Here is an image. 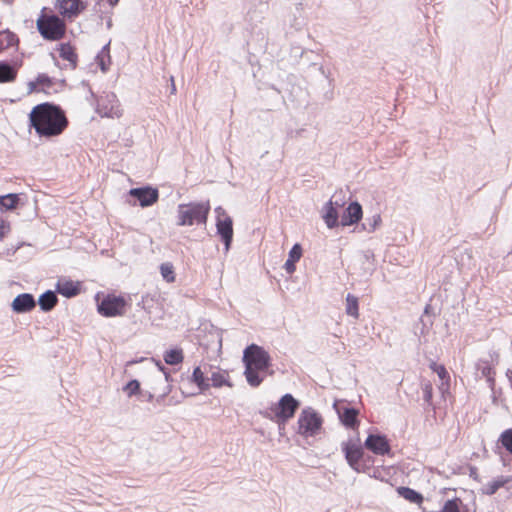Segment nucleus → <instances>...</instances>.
<instances>
[{
  "instance_id": "nucleus-7",
  "label": "nucleus",
  "mask_w": 512,
  "mask_h": 512,
  "mask_svg": "<svg viewBox=\"0 0 512 512\" xmlns=\"http://www.w3.org/2000/svg\"><path fill=\"white\" fill-rule=\"evenodd\" d=\"M126 301L121 296L108 294L98 300L97 309L98 312L105 317H115L124 314Z\"/></svg>"
},
{
  "instance_id": "nucleus-10",
  "label": "nucleus",
  "mask_w": 512,
  "mask_h": 512,
  "mask_svg": "<svg viewBox=\"0 0 512 512\" xmlns=\"http://www.w3.org/2000/svg\"><path fill=\"white\" fill-rule=\"evenodd\" d=\"M129 194L135 197L142 207H148L158 201L159 192L156 188L146 186L141 188H132Z\"/></svg>"
},
{
  "instance_id": "nucleus-23",
  "label": "nucleus",
  "mask_w": 512,
  "mask_h": 512,
  "mask_svg": "<svg viewBox=\"0 0 512 512\" xmlns=\"http://www.w3.org/2000/svg\"><path fill=\"white\" fill-rule=\"evenodd\" d=\"M60 57L67 60L73 68L76 67L77 55L69 43H62L59 48Z\"/></svg>"
},
{
  "instance_id": "nucleus-37",
  "label": "nucleus",
  "mask_w": 512,
  "mask_h": 512,
  "mask_svg": "<svg viewBox=\"0 0 512 512\" xmlns=\"http://www.w3.org/2000/svg\"><path fill=\"white\" fill-rule=\"evenodd\" d=\"M422 390H423V398L426 402H430L431 399H432V385L431 383L427 382V383H424L423 386H422Z\"/></svg>"
},
{
  "instance_id": "nucleus-13",
  "label": "nucleus",
  "mask_w": 512,
  "mask_h": 512,
  "mask_svg": "<svg viewBox=\"0 0 512 512\" xmlns=\"http://www.w3.org/2000/svg\"><path fill=\"white\" fill-rule=\"evenodd\" d=\"M342 450L350 467L357 470V465L363 456L362 447L357 443L349 441L342 443Z\"/></svg>"
},
{
  "instance_id": "nucleus-39",
  "label": "nucleus",
  "mask_w": 512,
  "mask_h": 512,
  "mask_svg": "<svg viewBox=\"0 0 512 512\" xmlns=\"http://www.w3.org/2000/svg\"><path fill=\"white\" fill-rule=\"evenodd\" d=\"M10 224L3 219H0V241L10 232Z\"/></svg>"
},
{
  "instance_id": "nucleus-27",
  "label": "nucleus",
  "mask_w": 512,
  "mask_h": 512,
  "mask_svg": "<svg viewBox=\"0 0 512 512\" xmlns=\"http://www.w3.org/2000/svg\"><path fill=\"white\" fill-rule=\"evenodd\" d=\"M18 43L16 34L9 30L0 31V50L10 48Z\"/></svg>"
},
{
  "instance_id": "nucleus-32",
  "label": "nucleus",
  "mask_w": 512,
  "mask_h": 512,
  "mask_svg": "<svg viewBox=\"0 0 512 512\" xmlns=\"http://www.w3.org/2000/svg\"><path fill=\"white\" fill-rule=\"evenodd\" d=\"M108 46L109 44L104 46L102 51L96 57L98 65L100 66V69L103 72H106L108 70V63L110 62Z\"/></svg>"
},
{
  "instance_id": "nucleus-14",
  "label": "nucleus",
  "mask_w": 512,
  "mask_h": 512,
  "mask_svg": "<svg viewBox=\"0 0 512 512\" xmlns=\"http://www.w3.org/2000/svg\"><path fill=\"white\" fill-rule=\"evenodd\" d=\"M36 306V300L30 293H22L17 295L12 301V310L16 313H27Z\"/></svg>"
},
{
  "instance_id": "nucleus-1",
  "label": "nucleus",
  "mask_w": 512,
  "mask_h": 512,
  "mask_svg": "<svg viewBox=\"0 0 512 512\" xmlns=\"http://www.w3.org/2000/svg\"><path fill=\"white\" fill-rule=\"evenodd\" d=\"M29 120L41 137L58 136L68 125V120L61 108L47 102L35 106L29 115Z\"/></svg>"
},
{
  "instance_id": "nucleus-44",
  "label": "nucleus",
  "mask_w": 512,
  "mask_h": 512,
  "mask_svg": "<svg viewBox=\"0 0 512 512\" xmlns=\"http://www.w3.org/2000/svg\"><path fill=\"white\" fill-rule=\"evenodd\" d=\"M109 1V4L114 6L118 3L119 0H108Z\"/></svg>"
},
{
  "instance_id": "nucleus-21",
  "label": "nucleus",
  "mask_w": 512,
  "mask_h": 512,
  "mask_svg": "<svg viewBox=\"0 0 512 512\" xmlns=\"http://www.w3.org/2000/svg\"><path fill=\"white\" fill-rule=\"evenodd\" d=\"M191 381L198 386L200 391H206L210 388L209 377L199 366L193 370Z\"/></svg>"
},
{
  "instance_id": "nucleus-35",
  "label": "nucleus",
  "mask_w": 512,
  "mask_h": 512,
  "mask_svg": "<svg viewBox=\"0 0 512 512\" xmlns=\"http://www.w3.org/2000/svg\"><path fill=\"white\" fill-rule=\"evenodd\" d=\"M123 391L127 394L128 397L133 395H137L140 393V383L138 380L129 381L124 387Z\"/></svg>"
},
{
  "instance_id": "nucleus-28",
  "label": "nucleus",
  "mask_w": 512,
  "mask_h": 512,
  "mask_svg": "<svg viewBox=\"0 0 512 512\" xmlns=\"http://www.w3.org/2000/svg\"><path fill=\"white\" fill-rule=\"evenodd\" d=\"M397 492L401 497L410 501L411 503L418 504L423 500V497L420 493L409 487H399Z\"/></svg>"
},
{
  "instance_id": "nucleus-18",
  "label": "nucleus",
  "mask_w": 512,
  "mask_h": 512,
  "mask_svg": "<svg viewBox=\"0 0 512 512\" xmlns=\"http://www.w3.org/2000/svg\"><path fill=\"white\" fill-rule=\"evenodd\" d=\"M57 292L65 297H73L79 293L78 284L70 280H59L56 285Z\"/></svg>"
},
{
  "instance_id": "nucleus-6",
  "label": "nucleus",
  "mask_w": 512,
  "mask_h": 512,
  "mask_svg": "<svg viewBox=\"0 0 512 512\" xmlns=\"http://www.w3.org/2000/svg\"><path fill=\"white\" fill-rule=\"evenodd\" d=\"M217 234L221 237L225 246V253H228L233 239V221L224 208H215Z\"/></svg>"
},
{
  "instance_id": "nucleus-40",
  "label": "nucleus",
  "mask_w": 512,
  "mask_h": 512,
  "mask_svg": "<svg viewBox=\"0 0 512 512\" xmlns=\"http://www.w3.org/2000/svg\"><path fill=\"white\" fill-rule=\"evenodd\" d=\"M37 82L39 84H43V85H47V86H50L51 85V80L50 78L45 75V74H41L37 77Z\"/></svg>"
},
{
  "instance_id": "nucleus-34",
  "label": "nucleus",
  "mask_w": 512,
  "mask_h": 512,
  "mask_svg": "<svg viewBox=\"0 0 512 512\" xmlns=\"http://www.w3.org/2000/svg\"><path fill=\"white\" fill-rule=\"evenodd\" d=\"M503 447L512 454V428L505 430L500 436Z\"/></svg>"
},
{
  "instance_id": "nucleus-24",
  "label": "nucleus",
  "mask_w": 512,
  "mask_h": 512,
  "mask_svg": "<svg viewBox=\"0 0 512 512\" xmlns=\"http://www.w3.org/2000/svg\"><path fill=\"white\" fill-rule=\"evenodd\" d=\"M357 415L358 411L356 409L345 408L344 411L340 414V419L345 426L354 428L358 423Z\"/></svg>"
},
{
  "instance_id": "nucleus-8",
  "label": "nucleus",
  "mask_w": 512,
  "mask_h": 512,
  "mask_svg": "<svg viewBox=\"0 0 512 512\" xmlns=\"http://www.w3.org/2000/svg\"><path fill=\"white\" fill-rule=\"evenodd\" d=\"M97 113L101 117L108 118H120L122 116L123 110L114 93H108L98 100Z\"/></svg>"
},
{
  "instance_id": "nucleus-9",
  "label": "nucleus",
  "mask_w": 512,
  "mask_h": 512,
  "mask_svg": "<svg viewBox=\"0 0 512 512\" xmlns=\"http://www.w3.org/2000/svg\"><path fill=\"white\" fill-rule=\"evenodd\" d=\"M300 403L291 394H285L279 400L275 410V415L281 422H286L292 418L298 409Z\"/></svg>"
},
{
  "instance_id": "nucleus-15",
  "label": "nucleus",
  "mask_w": 512,
  "mask_h": 512,
  "mask_svg": "<svg viewBox=\"0 0 512 512\" xmlns=\"http://www.w3.org/2000/svg\"><path fill=\"white\" fill-rule=\"evenodd\" d=\"M362 207L358 202H352L345 210L341 218L342 226H350L362 218Z\"/></svg>"
},
{
  "instance_id": "nucleus-46",
  "label": "nucleus",
  "mask_w": 512,
  "mask_h": 512,
  "mask_svg": "<svg viewBox=\"0 0 512 512\" xmlns=\"http://www.w3.org/2000/svg\"><path fill=\"white\" fill-rule=\"evenodd\" d=\"M171 90H172V93H174V92H175L176 88H175V85H174V84H172Z\"/></svg>"
},
{
  "instance_id": "nucleus-12",
  "label": "nucleus",
  "mask_w": 512,
  "mask_h": 512,
  "mask_svg": "<svg viewBox=\"0 0 512 512\" xmlns=\"http://www.w3.org/2000/svg\"><path fill=\"white\" fill-rule=\"evenodd\" d=\"M365 447L377 455H385L390 452V445L383 435H369L365 441Z\"/></svg>"
},
{
  "instance_id": "nucleus-2",
  "label": "nucleus",
  "mask_w": 512,
  "mask_h": 512,
  "mask_svg": "<svg viewBox=\"0 0 512 512\" xmlns=\"http://www.w3.org/2000/svg\"><path fill=\"white\" fill-rule=\"evenodd\" d=\"M243 362L245 363L246 380L252 387H257L263 381L259 376L260 371H265L270 366L271 358L263 347L251 344L244 350Z\"/></svg>"
},
{
  "instance_id": "nucleus-11",
  "label": "nucleus",
  "mask_w": 512,
  "mask_h": 512,
  "mask_svg": "<svg viewBox=\"0 0 512 512\" xmlns=\"http://www.w3.org/2000/svg\"><path fill=\"white\" fill-rule=\"evenodd\" d=\"M58 9L64 17L75 18L86 9V3L82 0H58Z\"/></svg>"
},
{
  "instance_id": "nucleus-33",
  "label": "nucleus",
  "mask_w": 512,
  "mask_h": 512,
  "mask_svg": "<svg viewBox=\"0 0 512 512\" xmlns=\"http://www.w3.org/2000/svg\"><path fill=\"white\" fill-rule=\"evenodd\" d=\"M160 272L164 280L168 283H172L175 281V273L174 268L171 263H162L160 266Z\"/></svg>"
},
{
  "instance_id": "nucleus-31",
  "label": "nucleus",
  "mask_w": 512,
  "mask_h": 512,
  "mask_svg": "<svg viewBox=\"0 0 512 512\" xmlns=\"http://www.w3.org/2000/svg\"><path fill=\"white\" fill-rule=\"evenodd\" d=\"M346 313L354 318H358V299L352 294L346 296Z\"/></svg>"
},
{
  "instance_id": "nucleus-22",
  "label": "nucleus",
  "mask_w": 512,
  "mask_h": 512,
  "mask_svg": "<svg viewBox=\"0 0 512 512\" xmlns=\"http://www.w3.org/2000/svg\"><path fill=\"white\" fill-rule=\"evenodd\" d=\"M477 371L487 379V382L489 383V386L493 388L495 384L494 379V370L488 363V361L479 360V362L476 364Z\"/></svg>"
},
{
  "instance_id": "nucleus-45",
  "label": "nucleus",
  "mask_w": 512,
  "mask_h": 512,
  "mask_svg": "<svg viewBox=\"0 0 512 512\" xmlns=\"http://www.w3.org/2000/svg\"><path fill=\"white\" fill-rule=\"evenodd\" d=\"M164 375H165V380H166V381H169V374H168V373H166V372H164Z\"/></svg>"
},
{
  "instance_id": "nucleus-42",
  "label": "nucleus",
  "mask_w": 512,
  "mask_h": 512,
  "mask_svg": "<svg viewBox=\"0 0 512 512\" xmlns=\"http://www.w3.org/2000/svg\"><path fill=\"white\" fill-rule=\"evenodd\" d=\"M461 512H475V510H470L469 508H467V506H464L462 504L461 506Z\"/></svg>"
},
{
  "instance_id": "nucleus-19",
  "label": "nucleus",
  "mask_w": 512,
  "mask_h": 512,
  "mask_svg": "<svg viewBox=\"0 0 512 512\" xmlns=\"http://www.w3.org/2000/svg\"><path fill=\"white\" fill-rule=\"evenodd\" d=\"M210 386L219 388L224 385L231 387L232 384L229 382V375L227 371L217 369L211 372L209 377Z\"/></svg>"
},
{
  "instance_id": "nucleus-17",
  "label": "nucleus",
  "mask_w": 512,
  "mask_h": 512,
  "mask_svg": "<svg viewBox=\"0 0 512 512\" xmlns=\"http://www.w3.org/2000/svg\"><path fill=\"white\" fill-rule=\"evenodd\" d=\"M302 256V247L300 244L296 243L293 245L291 250L289 251L288 259L286 260L284 264V269L288 274H292L295 272L296 267L295 263L300 260Z\"/></svg>"
},
{
  "instance_id": "nucleus-20",
  "label": "nucleus",
  "mask_w": 512,
  "mask_h": 512,
  "mask_svg": "<svg viewBox=\"0 0 512 512\" xmlns=\"http://www.w3.org/2000/svg\"><path fill=\"white\" fill-rule=\"evenodd\" d=\"M58 298L55 292L48 290L45 293H43L39 299L38 304L41 308V310L48 312L54 308V306L57 304Z\"/></svg>"
},
{
  "instance_id": "nucleus-41",
  "label": "nucleus",
  "mask_w": 512,
  "mask_h": 512,
  "mask_svg": "<svg viewBox=\"0 0 512 512\" xmlns=\"http://www.w3.org/2000/svg\"><path fill=\"white\" fill-rule=\"evenodd\" d=\"M331 199L333 200V202H334V206H335L337 209H338L339 207H341V206L344 204L343 199H341V198H339V199H338L336 194H335V195H333Z\"/></svg>"
},
{
  "instance_id": "nucleus-4",
  "label": "nucleus",
  "mask_w": 512,
  "mask_h": 512,
  "mask_svg": "<svg viewBox=\"0 0 512 512\" xmlns=\"http://www.w3.org/2000/svg\"><path fill=\"white\" fill-rule=\"evenodd\" d=\"M36 25L41 36L47 40L56 41L65 34V23L56 15L42 14Z\"/></svg>"
},
{
  "instance_id": "nucleus-25",
  "label": "nucleus",
  "mask_w": 512,
  "mask_h": 512,
  "mask_svg": "<svg viewBox=\"0 0 512 512\" xmlns=\"http://www.w3.org/2000/svg\"><path fill=\"white\" fill-rule=\"evenodd\" d=\"M510 481V478L500 476L497 479L487 483L483 488L482 491L484 494L487 495H493L497 492V490L501 487H503L506 483Z\"/></svg>"
},
{
  "instance_id": "nucleus-5",
  "label": "nucleus",
  "mask_w": 512,
  "mask_h": 512,
  "mask_svg": "<svg viewBox=\"0 0 512 512\" xmlns=\"http://www.w3.org/2000/svg\"><path fill=\"white\" fill-rule=\"evenodd\" d=\"M298 433L311 437L317 434L322 426L321 416L311 407L304 408L298 417Z\"/></svg>"
},
{
  "instance_id": "nucleus-16",
  "label": "nucleus",
  "mask_w": 512,
  "mask_h": 512,
  "mask_svg": "<svg viewBox=\"0 0 512 512\" xmlns=\"http://www.w3.org/2000/svg\"><path fill=\"white\" fill-rule=\"evenodd\" d=\"M323 219L328 228H334L338 225V211L334 202L330 199L323 208Z\"/></svg>"
},
{
  "instance_id": "nucleus-36",
  "label": "nucleus",
  "mask_w": 512,
  "mask_h": 512,
  "mask_svg": "<svg viewBox=\"0 0 512 512\" xmlns=\"http://www.w3.org/2000/svg\"><path fill=\"white\" fill-rule=\"evenodd\" d=\"M430 368L437 373V375L439 376V378L442 380V381H448L449 379V375H448V372L446 371L445 367L443 365H439L437 364L436 362H432L430 364Z\"/></svg>"
},
{
  "instance_id": "nucleus-38",
  "label": "nucleus",
  "mask_w": 512,
  "mask_h": 512,
  "mask_svg": "<svg viewBox=\"0 0 512 512\" xmlns=\"http://www.w3.org/2000/svg\"><path fill=\"white\" fill-rule=\"evenodd\" d=\"M367 221H368V225H369L368 231L372 232L380 224L381 216L379 214H375L372 216L371 219H367Z\"/></svg>"
},
{
  "instance_id": "nucleus-43",
  "label": "nucleus",
  "mask_w": 512,
  "mask_h": 512,
  "mask_svg": "<svg viewBox=\"0 0 512 512\" xmlns=\"http://www.w3.org/2000/svg\"><path fill=\"white\" fill-rule=\"evenodd\" d=\"M509 381L511 382V385H512V370H508L507 373H506Z\"/></svg>"
},
{
  "instance_id": "nucleus-3",
  "label": "nucleus",
  "mask_w": 512,
  "mask_h": 512,
  "mask_svg": "<svg viewBox=\"0 0 512 512\" xmlns=\"http://www.w3.org/2000/svg\"><path fill=\"white\" fill-rule=\"evenodd\" d=\"M209 211V202L179 204L177 225L191 226L195 223L206 224Z\"/></svg>"
},
{
  "instance_id": "nucleus-30",
  "label": "nucleus",
  "mask_w": 512,
  "mask_h": 512,
  "mask_svg": "<svg viewBox=\"0 0 512 512\" xmlns=\"http://www.w3.org/2000/svg\"><path fill=\"white\" fill-rule=\"evenodd\" d=\"M19 202V195L18 194H7L4 196H0V206L5 208L6 210H12L16 207V205Z\"/></svg>"
},
{
  "instance_id": "nucleus-47",
  "label": "nucleus",
  "mask_w": 512,
  "mask_h": 512,
  "mask_svg": "<svg viewBox=\"0 0 512 512\" xmlns=\"http://www.w3.org/2000/svg\"><path fill=\"white\" fill-rule=\"evenodd\" d=\"M158 366H159V368H160V370H161V371H163V370H164V367H163V366H161L159 363H158Z\"/></svg>"
},
{
  "instance_id": "nucleus-26",
  "label": "nucleus",
  "mask_w": 512,
  "mask_h": 512,
  "mask_svg": "<svg viewBox=\"0 0 512 512\" xmlns=\"http://www.w3.org/2000/svg\"><path fill=\"white\" fill-rule=\"evenodd\" d=\"M16 69L4 62H0V83L11 82L16 78Z\"/></svg>"
},
{
  "instance_id": "nucleus-29",
  "label": "nucleus",
  "mask_w": 512,
  "mask_h": 512,
  "mask_svg": "<svg viewBox=\"0 0 512 512\" xmlns=\"http://www.w3.org/2000/svg\"><path fill=\"white\" fill-rule=\"evenodd\" d=\"M183 352L181 349H171L164 354V361L169 365H177L183 361Z\"/></svg>"
}]
</instances>
